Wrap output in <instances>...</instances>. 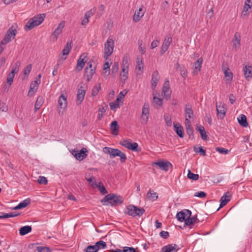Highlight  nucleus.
Returning a JSON list of instances; mask_svg holds the SVG:
<instances>
[{"instance_id": "nucleus-1", "label": "nucleus", "mask_w": 252, "mask_h": 252, "mask_svg": "<svg viewBox=\"0 0 252 252\" xmlns=\"http://www.w3.org/2000/svg\"><path fill=\"white\" fill-rule=\"evenodd\" d=\"M103 205L116 206L123 202V197L115 194H108L106 195L101 201Z\"/></svg>"}, {"instance_id": "nucleus-2", "label": "nucleus", "mask_w": 252, "mask_h": 252, "mask_svg": "<svg viewBox=\"0 0 252 252\" xmlns=\"http://www.w3.org/2000/svg\"><path fill=\"white\" fill-rule=\"evenodd\" d=\"M102 151L105 154L109 155L111 158H114L116 156L120 157L121 162H125L126 159L125 154L118 149L105 147Z\"/></svg>"}, {"instance_id": "nucleus-3", "label": "nucleus", "mask_w": 252, "mask_h": 252, "mask_svg": "<svg viewBox=\"0 0 252 252\" xmlns=\"http://www.w3.org/2000/svg\"><path fill=\"white\" fill-rule=\"evenodd\" d=\"M45 17V14H40L31 18L25 25V29L27 31L31 30L34 27L39 25L43 22Z\"/></svg>"}, {"instance_id": "nucleus-4", "label": "nucleus", "mask_w": 252, "mask_h": 252, "mask_svg": "<svg viewBox=\"0 0 252 252\" xmlns=\"http://www.w3.org/2000/svg\"><path fill=\"white\" fill-rule=\"evenodd\" d=\"M145 212V210L142 208H139L133 205H129L126 207L125 211V214L135 217L136 216H141Z\"/></svg>"}, {"instance_id": "nucleus-5", "label": "nucleus", "mask_w": 252, "mask_h": 252, "mask_svg": "<svg viewBox=\"0 0 252 252\" xmlns=\"http://www.w3.org/2000/svg\"><path fill=\"white\" fill-rule=\"evenodd\" d=\"M114 40L109 37L106 42L104 44V58L107 59L113 52L114 47Z\"/></svg>"}, {"instance_id": "nucleus-6", "label": "nucleus", "mask_w": 252, "mask_h": 252, "mask_svg": "<svg viewBox=\"0 0 252 252\" xmlns=\"http://www.w3.org/2000/svg\"><path fill=\"white\" fill-rule=\"evenodd\" d=\"M16 31L13 27H10L7 31L3 39L1 40L0 44L5 45L13 39L16 35Z\"/></svg>"}, {"instance_id": "nucleus-7", "label": "nucleus", "mask_w": 252, "mask_h": 252, "mask_svg": "<svg viewBox=\"0 0 252 252\" xmlns=\"http://www.w3.org/2000/svg\"><path fill=\"white\" fill-rule=\"evenodd\" d=\"M172 42V38L171 35L168 34L165 36L160 51L161 54H163L168 50Z\"/></svg>"}, {"instance_id": "nucleus-8", "label": "nucleus", "mask_w": 252, "mask_h": 252, "mask_svg": "<svg viewBox=\"0 0 252 252\" xmlns=\"http://www.w3.org/2000/svg\"><path fill=\"white\" fill-rule=\"evenodd\" d=\"M120 144L125 147L134 151H137L138 145L136 142L131 143L129 140H124L120 142Z\"/></svg>"}, {"instance_id": "nucleus-9", "label": "nucleus", "mask_w": 252, "mask_h": 252, "mask_svg": "<svg viewBox=\"0 0 252 252\" xmlns=\"http://www.w3.org/2000/svg\"><path fill=\"white\" fill-rule=\"evenodd\" d=\"M191 212L189 210H185L184 211H180L176 214V218L181 222L185 221L187 217L191 216Z\"/></svg>"}, {"instance_id": "nucleus-10", "label": "nucleus", "mask_w": 252, "mask_h": 252, "mask_svg": "<svg viewBox=\"0 0 252 252\" xmlns=\"http://www.w3.org/2000/svg\"><path fill=\"white\" fill-rule=\"evenodd\" d=\"M144 63L143 58L141 57L138 56L137 58L136 65L135 70L137 73V76L140 77L142 75L143 72Z\"/></svg>"}, {"instance_id": "nucleus-11", "label": "nucleus", "mask_w": 252, "mask_h": 252, "mask_svg": "<svg viewBox=\"0 0 252 252\" xmlns=\"http://www.w3.org/2000/svg\"><path fill=\"white\" fill-rule=\"evenodd\" d=\"M65 22L64 21H61L58 25V27L52 33V38L53 41H55L58 39L59 35L62 32V30L64 27Z\"/></svg>"}, {"instance_id": "nucleus-12", "label": "nucleus", "mask_w": 252, "mask_h": 252, "mask_svg": "<svg viewBox=\"0 0 252 252\" xmlns=\"http://www.w3.org/2000/svg\"><path fill=\"white\" fill-rule=\"evenodd\" d=\"M203 61L202 58H200L193 63L192 71L193 75H197L200 71L202 67Z\"/></svg>"}, {"instance_id": "nucleus-13", "label": "nucleus", "mask_w": 252, "mask_h": 252, "mask_svg": "<svg viewBox=\"0 0 252 252\" xmlns=\"http://www.w3.org/2000/svg\"><path fill=\"white\" fill-rule=\"evenodd\" d=\"M153 164L158 165L159 169L167 171L172 167V164L168 161H160L154 162Z\"/></svg>"}, {"instance_id": "nucleus-14", "label": "nucleus", "mask_w": 252, "mask_h": 252, "mask_svg": "<svg viewBox=\"0 0 252 252\" xmlns=\"http://www.w3.org/2000/svg\"><path fill=\"white\" fill-rule=\"evenodd\" d=\"M149 115V104L145 103L142 107L141 118L146 124L148 121Z\"/></svg>"}, {"instance_id": "nucleus-15", "label": "nucleus", "mask_w": 252, "mask_h": 252, "mask_svg": "<svg viewBox=\"0 0 252 252\" xmlns=\"http://www.w3.org/2000/svg\"><path fill=\"white\" fill-rule=\"evenodd\" d=\"M86 152H87V150L86 148L82 149L79 152L73 150L72 155L77 160L81 161L83 160L87 157V155L85 154Z\"/></svg>"}, {"instance_id": "nucleus-16", "label": "nucleus", "mask_w": 252, "mask_h": 252, "mask_svg": "<svg viewBox=\"0 0 252 252\" xmlns=\"http://www.w3.org/2000/svg\"><path fill=\"white\" fill-rule=\"evenodd\" d=\"M241 35L238 32L235 33L234 38L232 41L233 49L238 51L240 47Z\"/></svg>"}, {"instance_id": "nucleus-17", "label": "nucleus", "mask_w": 252, "mask_h": 252, "mask_svg": "<svg viewBox=\"0 0 252 252\" xmlns=\"http://www.w3.org/2000/svg\"><path fill=\"white\" fill-rule=\"evenodd\" d=\"M169 81L166 80L163 84L162 92L164 94V96L166 100H168L170 98L171 91L169 90Z\"/></svg>"}, {"instance_id": "nucleus-18", "label": "nucleus", "mask_w": 252, "mask_h": 252, "mask_svg": "<svg viewBox=\"0 0 252 252\" xmlns=\"http://www.w3.org/2000/svg\"><path fill=\"white\" fill-rule=\"evenodd\" d=\"M216 108L218 117L220 119H223L225 115L226 111L225 105L221 103H220L219 105L217 104Z\"/></svg>"}, {"instance_id": "nucleus-19", "label": "nucleus", "mask_w": 252, "mask_h": 252, "mask_svg": "<svg viewBox=\"0 0 252 252\" xmlns=\"http://www.w3.org/2000/svg\"><path fill=\"white\" fill-rule=\"evenodd\" d=\"M87 57V54L83 53L79 57L77 61L76 69L79 71H80L83 68L85 63L87 62L86 58Z\"/></svg>"}, {"instance_id": "nucleus-20", "label": "nucleus", "mask_w": 252, "mask_h": 252, "mask_svg": "<svg viewBox=\"0 0 252 252\" xmlns=\"http://www.w3.org/2000/svg\"><path fill=\"white\" fill-rule=\"evenodd\" d=\"M39 84L40 81H39V79H35L32 81L31 84L28 95L29 96H32L33 94L37 91Z\"/></svg>"}, {"instance_id": "nucleus-21", "label": "nucleus", "mask_w": 252, "mask_h": 252, "mask_svg": "<svg viewBox=\"0 0 252 252\" xmlns=\"http://www.w3.org/2000/svg\"><path fill=\"white\" fill-rule=\"evenodd\" d=\"M86 91L84 87L80 86L78 89L77 94L76 103L78 105L80 104L83 101L84 96L85 95Z\"/></svg>"}, {"instance_id": "nucleus-22", "label": "nucleus", "mask_w": 252, "mask_h": 252, "mask_svg": "<svg viewBox=\"0 0 252 252\" xmlns=\"http://www.w3.org/2000/svg\"><path fill=\"white\" fill-rule=\"evenodd\" d=\"M160 78L159 74L157 70L155 71L152 76L151 88L155 90Z\"/></svg>"}, {"instance_id": "nucleus-23", "label": "nucleus", "mask_w": 252, "mask_h": 252, "mask_svg": "<svg viewBox=\"0 0 252 252\" xmlns=\"http://www.w3.org/2000/svg\"><path fill=\"white\" fill-rule=\"evenodd\" d=\"M178 250L176 244H169L161 249V252H176Z\"/></svg>"}, {"instance_id": "nucleus-24", "label": "nucleus", "mask_w": 252, "mask_h": 252, "mask_svg": "<svg viewBox=\"0 0 252 252\" xmlns=\"http://www.w3.org/2000/svg\"><path fill=\"white\" fill-rule=\"evenodd\" d=\"M145 13V12L143 11L142 7L139 8L138 10L135 11L133 17V20L135 22L139 21L143 17Z\"/></svg>"}, {"instance_id": "nucleus-25", "label": "nucleus", "mask_w": 252, "mask_h": 252, "mask_svg": "<svg viewBox=\"0 0 252 252\" xmlns=\"http://www.w3.org/2000/svg\"><path fill=\"white\" fill-rule=\"evenodd\" d=\"M95 72V69H90L89 67H86L84 76L87 82H89L91 80Z\"/></svg>"}, {"instance_id": "nucleus-26", "label": "nucleus", "mask_w": 252, "mask_h": 252, "mask_svg": "<svg viewBox=\"0 0 252 252\" xmlns=\"http://www.w3.org/2000/svg\"><path fill=\"white\" fill-rule=\"evenodd\" d=\"M229 194L228 192H227L225 194H224L220 198V207L218 209V210L220 208L223 207L224 206H225L228 202H229L230 200V195H228L227 194Z\"/></svg>"}, {"instance_id": "nucleus-27", "label": "nucleus", "mask_w": 252, "mask_h": 252, "mask_svg": "<svg viewBox=\"0 0 252 252\" xmlns=\"http://www.w3.org/2000/svg\"><path fill=\"white\" fill-rule=\"evenodd\" d=\"M185 127L187 133L189 136V137L193 135V130L191 126L190 121L188 119V118H186L185 119Z\"/></svg>"}, {"instance_id": "nucleus-28", "label": "nucleus", "mask_w": 252, "mask_h": 252, "mask_svg": "<svg viewBox=\"0 0 252 252\" xmlns=\"http://www.w3.org/2000/svg\"><path fill=\"white\" fill-rule=\"evenodd\" d=\"M174 130L177 134L181 138L184 137V133L182 126L179 124L174 123Z\"/></svg>"}, {"instance_id": "nucleus-29", "label": "nucleus", "mask_w": 252, "mask_h": 252, "mask_svg": "<svg viewBox=\"0 0 252 252\" xmlns=\"http://www.w3.org/2000/svg\"><path fill=\"white\" fill-rule=\"evenodd\" d=\"M252 66L249 65H246L243 67L245 77L248 80L252 77Z\"/></svg>"}, {"instance_id": "nucleus-30", "label": "nucleus", "mask_w": 252, "mask_h": 252, "mask_svg": "<svg viewBox=\"0 0 252 252\" xmlns=\"http://www.w3.org/2000/svg\"><path fill=\"white\" fill-rule=\"evenodd\" d=\"M185 111L186 118L189 119L193 117V112L190 104L188 103L186 105Z\"/></svg>"}, {"instance_id": "nucleus-31", "label": "nucleus", "mask_w": 252, "mask_h": 252, "mask_svg": "<svg viewBox=\"0 0 252 252\" xmlns=\"http://www.w3.org/2000/svg\"><path fill=\"white\" fill-rule=\"evenodd\" d=\"M58 102L61 108H65L67 106L66 97L63 94H61L59 97Z\"/></svg>"}, {"instance_id": "nucleus-32", "label": "nucleus", "mask_w": 252, "mask_h": 252, "mask_svg": "<svg viewBox=\"0 0 252 252\" xmlns=\"http://www.w3.org/2000/svg\"><path fill=\"white\" fill-rule=\"evenodd\" d=\"M237 119L239 124L241 126L245 127H247L248 126V123L247 121V117L244 114L240 115Z\"/></svg>"}, {"instance_id": "nucleus-33", "label": "nucleus", "mask_w": 252, "mask_h": 252, "mask_svg": "<svg viewBox=\"0 0 252 252\" xmlns=\"http://www.w3.org/2000/svg\"><path fill=\"white\" fill-rule=\"evenodd\" d=\"M128 67H122V71L120 73V78L124 83L127 78Z\"/></svg>"}, {"instance_id": "nucleus-34", "label": "nucleus", "mask_w": 252, "mask_h": 252, "mask_svg": "<svg viewBox=\"0 0 252 252\" xmlns=\"http://www.w3.org/2000/svg\"><path fill=\"white\" fill-rule=\"evenodd\" d=\"M196 129L200 132L201 138L203 140H206L208 139V136L206 134V132L205 130L204 127L203 126H197Z\"/></svg>"}, {"instance_id": "nucleus-35", "label": "nucleus", "mask_w": 252, "mask_h": 252, "mask_svg": "<svg viewBox=\"0 0 252 252\" xmlns=\"http://www.w3.org/2000/svg\"><path fill=\"white\" fill-rule=\"evenodd\" d=\"M44 98L42 96H38L35 103L34 108L35 111L39 110L44 103Z\"/></svg>"}, {"instance_id": "nucleus-36", "label": "nucleus", "mask_w": 252, "mask_h": 252, "mask_svg": "<svg viewBox=\"0 0 252 252\" xmlns=\"http://www.w3.org/2000/svg\"><path fill=\"white\" fill-rule=\"evenodd\" d=\"M32 227L31 226L27 225L22 227L19 230V234L21 236H24L32 231Z\"/></svg>"}, {"instance_id": "nucleus-37", "label": "nucleus", "mask_w": 252, "mask_h": 252, "mask_svg": "<svg viewBox=\"0 0 252 252\" xmlns=\"http://www.w3.org/2000/svg\"><path fill=\"white\" fill-rule=\"evenodd\" d=\"M111 129L113 135H117L119 130V126L116 121H114L111 124Z\"/></svg>"}, {"instance_id": "nucleus-38", "label": "nucleus", "mask_w": 252, "mask_h": 252, "mask_svg": "<svg viewBox=\"0 0 252 252\" xmlns=\"http://www.w3.org/2000/svg\"><path fill=\"white\" fill-rule=\"evenodd\" d=\"M198 221L199 220L196 217H187L185 220V224L186 225H189L190 224L197 223Z\"/></svg>"}, {"instance_id": "nucleus-39", "label": "nucleus", "mask_w": 252, "mask_h": 252, "mask_svg": "<svg viewBox=\"0 0 252 252\" xmlns=\"http://www.w3.org/2000/svg\"><path fill=\"white\" fill-rule=\"evenodd\" d=\"M147 196L148 198L152 201H155L158 198V193L156 192L152 191L151 189L148 192Z\"/></svg>"}, {"instance_id": "nucleus-40", "label": "nucleus", "mask_w": 252, "mask_h": 252, "mask_svg": "<svg viewBox=\"0 0 252 252\" xmlns=\"http://www.w3.org/2000/svg\"><path fill=\"white\" fill-rule=\"evenodd\" d=\"M71 41L70 42H67L65 46L62 51V54L63 56H67L69 54L71 48Z\"/></svg>"}, {"instance_id": "nucleus-41", "label": "nucleus", "mask_w": 252, "mask_h": 252, "mask_svg": "<svg viewBox=\"0 0 252 252\" xmlns=\"http://www.w3.org/2000/svg\"><path fill=\"white\" fill-rule=\"evenodd\" d=\"M222 69L223 70L225 77L227 78V79L231 80L233 78V74L231 72L229 71V68L222 66Z\"/></svg>"}, {"instance_id": "nucleus-42", "label": "nucleus", "mask_w": 252, "mask_h": 252, "mask_svg": "<svg viewBox=\"0 0 252 252\" xmlns=\"http://www.w3.org/2000/svg\"><path fill=\"white\" fill-rule=\"evenodd\" d=\"M95 245L98 251L100 249H105L107 248L106 243L102 240L96 242Z\"/></svg>"}, {"instance_id": "nucleus-43", "label": "nucleus", "mask_w": 252, "mask_h": 252, "mask_svg": "<svg viewBox=\"0 0 252 252\" xmlns=\"http://www.w3.org/2000/svg\"><path fill=\"white\" fill-rule=\"evenodd\" d=\"M251 8V6L249 4H248L246 2L245 3L243 8V11L242 13V17L243 18L247 17L248 15V11L249 9Z\"/></svg>"}, {"instance_id": "nucleus-44", "label": "nucleus", "mask_w": 252, "mask_h": 252, "mask_svg": "<svg viewBox=\"0 0 252 252\" xmlns=\"http://www.w3.org/2000/svg\"><path fill=\"white\" fill-rule=\"evenodd\" d=\"M49 247L44 246H37L36 247L34 252H50Z\"/></svg>"}, {"instance_id": "nucleus-45", "label": "nucleus", "mask_w": 252, "mask_h": 252, "mask_svg": "<svg viewBox=\"0 0 252 252\" xmlns=\"http://www.w3.org/2000/svg\"><path fill=\"white\" fill-rule=\"evenodd\" d=\"M164 119L166 125L168 126H171L172 125L171 118L169 114L165 113L164 115Z\"/></svg>"}, {"instance_id": "nucleus-46", "label": "nucleus", "mask_w": 252, "mask_h": 252, "mask_svg": "<svg viewBox=\"0 0 252 252\" xmlns=\"http://www.w3.org/2000/svg\"><path fill=\"white\" fill-rule=\"evenodd\" d=\"M84 252H97L98 250L95 245H90L87 247L84 250Z\"/></svg>"}, {"instance_id": "nucleus-47", "label": "nucleus", "mask_w": 252, "mask_h": 252, "mask_svg": "<svg viewBox=\"0 0 252 252\" xmlns=\"http://www.w3.org/2000/svg\"><path fill=\"white\" fill-rule=\"evenodd\" d=\"M193 150L196 153H200V155L201 156H205L206 155L205 150L202 147H197L194 146Z\"/></svg>"}, {"instance_id": "nucleus-48", "label": "nucleus", "mask_w": 252, "mask_h": 252, "mask_svg": "<svg viewBox=\"0 0 252 252\" xmlns=\"http://www.w3.org/2000/svg\"><path fill=\"white\" fill-rule=\"evenodd\" d=\"M95 187L98 188L99 191L103 194H105L107 193L106 189L101 182L98 183V185H96Z\"/></svg>"}, {"instance_id": "nucleus-49", "label": "nucleus", "mask_w": 252, "mask_h": 252, "mask_svg": "<svg viewBox=\"0 0 252 252\" xmlns=\"http://www.w3.org/2000/svg\"><path fill=\"white\" fill-rule=\"evenodd\" d=\"M188 177L194 181H196L199 178V175L192 173L190 170H188Z\"/></svg>"}, {"instance_id": "nucleus-50", "label": "nucleus", "mask_w": 252, "mask_h": 252, "mask_svg": "<svg viewBox=\"0 0 252 252\" xmlns=\"http://www.w3.org/2000/svg\"><path fill=\"white\" fill-rule=\"evenodd\" d=\"M128 60V55L127 54H125L123 59L122 67H129Z\"/></svg>"}, {"instance_id": "nucleus-51", "label": "nucleus", "mask_w": 252, "mask_h": 252, "mask_svg": "<svg viewBox=\"0 0 252 252\" xmlns=\"http://www.w3.org/2000/svg\"><path fill=\"white\" fill-rule=\"evenodd\" d=\"M31 203V200L29 198H27L23 201L21 202L19 204V207L21 208V209L26 207Z\"/></svg>"}, {"instance_id": "nucleus-52", "label": "nucleus", "mask_w": 252, "mask_h": 252, "mask_svg": "<svg viewBox=\"0 0 252 252\" xmlns=\"http://www.w3.org/2000/svg\"><path fill=\"white\" fill-rule=\"evenodd\" d=\"M96 10V9L95 7H93V8H92L91 9H90V10L89 11H87L85 14V16L88 18L89 19L92 17L93 15H94V14L95 13V11Z\"/></svg>"}, {"instance_id": "nucleus-53", "label": "nucleus", "mask_w": 252, "mask_h": 252, "mask_svg": "<svg viewBox=\"0 0 252 252\" xmlns=\"http://www.w3.org/2000/svg\"><path fill=\"white\" fill-rule=\"evenodd\" d=\"M20 62H17L15 63L14 65H13L12 69L10 72L13 73V74H15V73H17L19 70V68L20 66Z\"/></svg>"}, {"instance_id": "nucleus-54", "label": "nucleus", "mask_w": 252, "mask_h": 252, "mask_svg": "<svg viewBox=\"0 0 252 252\" xmlns=\"http://www.w3.org/2000/svg\"><path fill=\"white\" fill-rule=\"evenodd\" d=\"M100 88H101L100 84H98V85L94 86L93 87V89L92 90V95H93V96L96 95L98 93L99 90H100Z\"/></svg>"}, {"instance_id": "nucleus-55", "label": "nucleus", "mask_w": 252, "mask_h": 252, "mask_svg": "<svg viewBox=\"0 0 252 252\" xmlns=\"http://www.w3.org/2000/svg\"><path fill=\"white\" fill-rule=\"evenodd\" d=\"M153 103L157 106H161L162 105V99L154 96L153 98Z\"/></svg>"}, {"instance_id": "nucleus-56", "label": "nucleus", "mask_w": 252, "mask_h": 252, "mask_svg": "<svg viewBox=\"0 0 252 252\" xmlns=\"http://www.w3.org/2000/svg\"><path fill=\"white\" fill-rule=\"evenodd\" d=\"M119 69V63L118 62H115L111 68V72L112 74L115 75Z\"/></svg>"}, {"instance_id": "nucleus-57", "label": "nucleus", "mask_w": 252, "mask_h": 252, "mask_svg": "<svg viewBox=\"0 0 252 252\" xmlns=\"http://www.w3.org/2000/svg\"><path fill=\"white\" fill-rule=\"evenodd\" d=\"M14 76L15 74H13V73L10 72L9 73L7 78V82L9 85H11L12 83Z\"/></svg>"}, {"instance_id": "nucleus-58", "label": "nucleus", "mask_w": 252, "mask_h": 252, "mask_svg": "<svg viewBox=\"0 0 252 252\" xmlns=\"http://www.w3.org/2000/svg\"><path fill=\"white\" fill-rule=\"evenodd\" d=\"M216 151L220 154L226 155L228 153V150L223 148L217 147L216 149Z\"/></svg>"}, {"instance_id": "nucleus-59", "label": "nucleus", "mask_w": 252, "mask_h": 252, "mask_svg": "<svg viewBox=\"0 0 252 252\" xmlns=\"http://www.w3.org/2000/svg\"><path fill=\"white\" fill-rule=\"evenodd\" d=\"M38 182L40 184L46 185L47 184V180L45 177L39 176L38 179Z\"/></svg>"}, {"instance_id": "nucleus-60", "label": "nucleus", "mask_w": 252, "mask_h": 252, "mask_svg": "<svg viewBox=\"0 0 252 252\" xmlns=\"http://www.w3.org/2000/svg\"><path fill=\"white\" fill-rule=\"evenodd\" d=\"M32 65L31 64H28L26 67L25 68L24 71V73L25 75H28L31 72V70H32Z\"/></svg>"}, {"instance_id": "nucleus-61", "label": "nucleus", "mask_w": 252, "mask_h": 252, "mask_svg": "<svg viewBox=\"0 0 252 252\" xmlns=\"http://www.w3.org/2000/svg\"><path fill=\"white\" fill-rule=\"evenodd\" d=\"M110 107L111 110L115 111L116 109L120 107V105L117 102H114L110 103Z\"/></svg>"}, {"instance_id": "nucleus-62", "label": "nucleus", "mask_w": 252, "mask_h": 252, "mask_svg": "<svg viewBox=\"0 0 252 252\" xmlns=\"http://www.w3.org/2000/svg\"><path fill=\"white\" fill-rule=\"evenodd\" d=\"M123 252H136L135 249L133 247H125L123 248Z\"/></svg>"}, {"instance_id": "nucleus-63", "label": "nucleus", "mask_w": 252, "mask_h": 252, "mask_svg": "<svg viewBox=\"0 0 252 252\" xmlns=\"http://www.w3.org/2000/svg\"><path fill=\"white\" fill-rule=\"evenodd\" d=\"M159 235L164 239H167L169 236V233L165 231H161L159 233Z\"/></svg>"}, {"instance_id": "nucleus-64", "label": "nucleus", "mask_w": 252, "mask_h": 252, "mask_svg": "<svg viewBox=\"0 0 252 252\" xmlns=\"http://www.w3.org/2000/svg\"><path fill=\"white\" fill-rule=\"evenodd\" d=\"M195 196H197L199 198H204L206 196V193L203 191H199L196 192L194 194Z\"/></svg>"}]
</instances>
